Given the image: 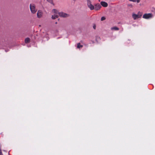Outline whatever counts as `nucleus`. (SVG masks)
Segmentation results:
<instances>
[{"instance_id":"nucleus-1","label":"nucleus","mask_w":155,"mask_h":155,"mask_svg":"<svg viewBox=\"0 0 155 155\" xmlns=\"http://www.w3.org/2000/svg\"><path fill=\"white\" fill-rule=\"evenodd\" d=\"M30 8L31 12L33 14L35 13L37 11L35 8V5L34 4H30Z\"/></svg>"},{"instance_id":"nucleus-2","label":"nucleus","mask_w":155,"mask_h":155,"mask_svg":"<svg viewBox=\"0 0 155 155\" xmlns=\"http://www.w3.org/2000/svg\"><path fill=\"white\" fill-rule=\"evenodd\" d=\"M87 5L88 7L91 10H94V5L92 4V2L90 0H87Z\"/></svg>"},{"instance_id":"nucleus-3","label":"nucleus","mask_w":155,"mask_h":155,"mask_svg":"<svg viewBox=\"0 0 155 155\" xmlns=\"http://www.w3.org/2000/svg\"><path fill=\"white\" fill-rule=\"evenodd\" d=\"M142 15V13L140 12H139L137 14H133L132 17L134 19H136L140 18L141 16Z\"/></svg>"},{"instance_id":"nucleus-4","label":"nucleus","mask_w":155,"mask_h":155,"mask_svg":"<svg viewBox=\"0 0 155 155\" xmlns=\"http://www.w3.org/2000/svg\"><path fill=\"white\" fill-rule=\"evenodd\" d=\"M101 8V6L99 3L95 4L94 5V10L98 11L100 10Z\"/></svg>"},{"instance_id":"nucleus-5","label":"nucleus","mask_w":155,"mask_h":155,"mask_svg":"<svg viewBox=\"0 0 155 155\" xmlns=\"http://www.w3.org/2000/svg\"><path fill=\"white\" fill-rule=\"evenodd\" d=\"M58 15L60 17H67L69 16L68 14L62 12H59Z\"/></svg>"},{"instance_id":"nucleus-6","label":"nucleus","mask_w":155,"mask_h":155,"mask_svg":"<svg viewBox=\"0 0 155 155\" xmlns=\"http://www.w3.org/2000/svg\"><path fill=\"white\" fill-rule=\"evenodd\" d=\"M43 15L42 12L40 10H39L37 13V17L39 18H41L42 17Z\"/></svg>"},{"instance_id":"nucleus-7","label":"nucleus","mask_w":155,"mask_h":155,"mask_svg":"<svg viewBox=\"0 0 155 155\" xmlns=\"http://www.w3.org/2000/svg\"><path fill=\"white\" fill-rule=\"evenodd\" d=\"M152 17V15L150 14H144L143 16V18L146 19Z\"/></svg>"},{"instance_id":"nucleus-8","label":"nucleus","mask_w":155,"mask_h":155,"mask_svg":"<svg viewBox=\"0 0 155 155\" xmlns=\"http://www.w3.org/2000/svg\"><path fill=\"white\" fill-rule=\"evenodd\" d=\"M100 4L101 5L104 7H107L108 6V4L105 2L102 1L101 2Z\"/></svg>"},{"instance_id":"nucleus-9","label":"nucleus","mask_w":155,"mask_h":155,"mask_svg":"<svg viewBox=\"0 0 155 155\" xmlns=\"http://www.w3.org/2000/svg\"><path fill=\"white\" fill-rule=\"evenodd\" d=\"M52 13L54 14L57 15L58 14V13H59L57 9H55L52 10Z\"/></svg>"},{"instance_id":"nucleus-10","label":"nucleus","mask_w":155,"mask_h":155,"mask_svg":"<svg viewBox=\"0 0 155 155\" xmlns=\"http://www.w3.org/2000/svg\"><path fill=\"white\" fill-rule=\"evenodd\" d=\"M58 15L57 14H54L52 15L51 18L53 19H55L56 18H58Z\"/></svg>"},{"instance_id":"nucleus-11","label":"nucleus","mask_w":155,"mask_h":155,"mask_svg":"<svg viewBox=\"0 0 155 155\" xmlns=\"http://www.w3.org/2000/svg\"><path fill=\"white\" fill-rule=\"evenodd\" d=\"M129 1L133 2H134L139 3L140 2V0H129Z\"/></svg>"},{"instance_id":"nucleus-12","label":"nucleus","mask_w":155,"mask_h":155,"mask_svg":"<svg viewBox=\"0 0 155 155\" xmlns=\"http://www.w3.org/2000/svg\"><path fill=\"white\" fill-rule=\"evenodd\" d=\"M30 41V39L29 38H26L25 39V42L26 43H28Z\"/></svg>"},{"instance_id":"nucleus-13","label":"nucleus","mask_w":155,"mask_h":155,"mask_svg":"<svg viewBox=\"0 0 155 155\" xmlns=\"http://www.w3.org/2000/svg\"><path fill=\"white\" fill-rule=\"evenodd\" d=\"M111 30H119V28L117 27H112L111 28Z\"/></svg>"},{"instance_id":"nucleus-14","label":"nucleus","mask_w":155,"mask_h":155,"mask_svg":"<svg viewBox=\"0 0 155 155\" xmlns=\"http://www.w3.org/2000/svg\"><path fill=\"white\" fill-rule=\"evenodd\" d=\"M83 47V45H81L80 43H78L77 45V48H80Z\"/></svg>"},{"instance_id":"nucleus-15","label":"nucleus","mask_w":155,"mask_h":155,"mask_svg":"<svg viewBox=\"0 0 155 155\" xmlns=\"http://www.w3.org/2000/svg\"><path fill=\"white\" fill-rule=\"evenodd\" d=\"M105 19V18L104 17H102L101 18V21H103Z\"/></svg>"},{"instance_id":"nucleus-16","label":"nucleus","mask_w":155,"mask_h":155,"mask_svg":"<svg viewBox=\"0 0 155 155\" xmlns=\"http://www.w3.org/2000/svg\"><path fill=\"white\" fill-rule=\"evenodd\" d=\"M127 5L131 8L133 7V6L132 4H128Z\"/></svg>"},{"instance_id":"nucleus-17","label":"nucleus","mask_w":155,"mask_h":155,"mask_svg":"<svg viewBox=\"0 0 155 155\" xmlns=\"http://www.w3.org/2000/svg\"><path fill=\"white\" fill-rule=\"evenodd\" d=\"M96 26L95 25H94L93 26V28L94 29H96Z\"/></svg>"},{"instance_id":"nucleus-18","label":"nucleus","mask_w":155,"mask_h":155,"mask_svg":"<svg viewBox=\"0 0 155 155\" xmlns=\"http://www.w3.org/2000/svg\"><path fill=\"white\" fill-rule=\"evenodd\" d=\"M48 2L51 3L52 2V0H47Z\"/></svg>"}]
</instances>
